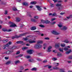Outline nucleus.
Instances as JSON below:
<instances>
[{"label":"nucleus","mask_w":72,"mask_h":72,"mask_svg":"<svg viewBox=\"0 0 72 72\" xmlns=\"http://www.w3.org/2000/svg\"><path fill=\"white\" fill-rule=\"evenodd\" d=\"M12 53L11 51H8L6 52V54H10V53Z\"/></svg>","instance_id":"4c0bfd02"},{"label":"nucleus","mask_w":72,"mask_h":72,"mask_svg":"<svg viewBox=\"0 0 72 72\" xmlns=\"http://www.w3.org/2000/svg\"><path fill=\"white\" fill-rule=\"evenodd\" d=\"M23 39L24 40H25V41H27V40H28V39L27 37L25 38H23Z\"/></svg>","instance_id":"3c124183"},{"label":"nucleus","mask_w":72,"mask_h":72,"mask_svg":"<svg viewBox=\"0 0 72 72\" xmlns=\"http://www.w3.org/2000/svg\"><path fill=\"white\" fill-rule=\"evenodd\" d=\"M42 46V45L40 44H36L34 46L35 49H39L41 48Z\"/></svg>","instance_id":"f03ea898"},{"label":"nucleus","mask_w":72,"mask_h":72,"mask_svg":"<svg viewBox=\"0 0 72 72\" xmlns=\"http://www.w3.org/2000/svg\"><path fill=\"white\" fill-rule=\"evenodd\" d=\"M32 71H37V68H33L31 69Z\"/></svg>","instance_id":"393cba45"},{"label":"nucleus","mask_w":72,"mask_h":72,"mask_svg":"<svg viewBox=\"0 0 72 72\" xmlns=\"http://www.w3.org/2000/svg\"><path fill=\"white\" fill-rule=\"evenodd\" d=\"M4 58L6 59V60H7L8 59H9V57H5Z\"/></svg>","instance_id":"bf43d9fd"},{"label":"nucleus","mask_w":72,"mask_h":72,"mask_svg":"<svg viewBox=\"0 0 72 72\" xmlns=\"http://www.w3.org/2000/svg\"><path fill=\"white\" fill-rule=\"evenodd\" d=\"M26 45L27 46H30V44H26Z\"/></svg>","instance_id":"774afa93"},{"label":"nucleus","mask_w":72,"mask_h":72,"mask_svg":"<svg viewBox=\"0 0 72 72\" xmlns=\"http://www.w3.org/2000/svg\"><path fill=\"white\" fill-rule=\"evenodd\" d=\"M58 27L60 28H62L63 27V25L62 24V23L59 22L58 24H57Z\"/></svg>","instance_id":"f8f14e48"},{"label":"nucleus","mask_w":72,"mask_h":72,"mask_svg":"<svg viewBox=\"0 0 72 72\" xmlns=\"http://www.w3.org/2000/svg\"><path fill=\"white\" fill-rule=\"evenodd\" d=\"M49 15H51L52 17H54V16H55L56 17L58 16V15H57V14L55 13H54L53 14L51 13H50L49 14Z\"/></svg>","instance_id":"39448f33"},{"label":"nucleus","mask_w":72,"mask_h":72,"mask_svg":"<svg viewBox=\"0 0 72 72\" xmlns=\"http://www.w3.org/2000/svg\"><path fill=\"white\" fill-rule=\"evenodd\" d=\"M66 45L64 44H61V47H64V46H65Z\"/></svg>","instance_id":"72a5a7b5"},{"label":"nucleus","mask_w":72,"mask_h":72,"mask_svg":"<svg viewBox=\"0 0 72 72\" xmlns=\"http://www.w3.org/2000/svg\"><path fill=\"white\" fill-rule=\"evenodd\" d=\"M58 0H53V1H54V3H56Z\"/></svg>","instance_id":"338daca9"},{"label":"nucleus","mask_w":72,"mask_h":72,"mask_svg":"<svg viewBox=\"0 0 72 72\" xmlns=\"http://www.w3.org/2000/svg\"><path fill=\"white\" fill-rule=\"evenodd\" d=\"M2 31H3V32H6V31H7V29H6L3 28L2 29Z\"/></svg>","instance_id":"473e14b6"},{"label":"nucleus","mask_w":72,"mask_h":72,"mask_svg":"<svg viewBox=\"0 0 72 72\" xmlns=\"http://www.w3.org/2000/svg\"><path fill=\"white\" fill-rule=\"evenodd\" d=\"M52 33L56 35H59L60 33H59L55 31H53L52 32Z\"/></svg>","instance_id":"423d86ee"},{"label":"nucleus","mask_w":72,"mask_h":72,"mask_svg":"<svg viewBox=\"0 0 72 72\" xmlns=\"http://www.w3.org/2000/svg\"><path fill=\"white\" fill-rule=\"evenodd\" d=\"M44 46H47V44L44 43L43 44Z\"/></svg>","instance_id":"052dcab7"},{"label":"nucleus","mask_w":72,"mask_h":72,"mask_svg":"<svg viewBox=\"0 0 72 72\" xmlns=\"http://www.w3.org/2000/svg\"><path fill=\"white\" fill-rule=\"evenodd\" d=\"M20 54V52L19 51H18L16 53V54Z\"/></svg>","instance_id":"13d9d810"},{"label":"nucleus","mask_w":72,"mask_h":72,"mask_svg":"<svg viewBox=\"0 0 72 72\" xmlns=\"http://www.w3.org/2000/svg\"><path fill=\"white\" fill-rule=\"evenodd\" d=\"M56 6L58 7V6H61V4H56Z\"/></svg>","instance_id":"7c9ffc66"},{"label":"nucleus","mask_w":72,"mask_h":72,"mask_svg":"<svg viewBox=\"0 0 72 72\" xmlns=\"http://www.w3.org/2000/svg\"><path fill=\"white\" fill-rule=\"evenodd\" d=\"M56 23V22L55 21H54L51 22V24H54Z\"/></svg>","instance_id":"c03bdc74"},{"label":"nucleus","mask_w":72,"mask_h":72,"mask_svg":"<svg viewBox=\"0 0 72 72\" xmlns=\"http://www.w3.org/2000/svg\"><path fill=\"white\" fill-rule=\"evenodd\" d=\"M54 64H55V66H59V63H54Z\"/></svg>","instance_id":"2f4dec72"},{"label":"nucleus","mask_w":72,"mask_h":72,"mask_svg":"<svg viewBox=\"0 0 72 72\" xmlns=\"http://www.w3.org/2000/svg\"><path fill=\"white\" fill-rule=\"evenodd\" d=\"M48 68L49 69H50V68H51V66H48Z\"/></svg>","instance_id":"4d7b16f0"},{"label":"nucleus","mask_w":72,"mask_h":72,"mask_svg":"<svg viewBox=\"0 0 72 72\" xmlns=\"http://www.w3.org/2000/svg\"><path fill=\"white\" fill-rule=\"evenodd\" d=\"M53 53H57V51L56 50H53Z\"/></svg>","instance_id":"5fc2aeb1"},{"label":"nucleus","mask_w":72,"mask_h":72,"mask_svg":"<svg viewBox=\"0 0 72 72\" xmlns=\"http://www.w3.org/2000/svg\"><path fill=\"white\" fill-rule=\"evenodd\" d=\"M45 40H49L50 38L49 37H46L44 38Z\"/></svg>","instance_id":"603ef678"},{"label":"nucleus","mask_w":72,"mask_h":72,"mask_svg":"<svg viewBox=\"0 0 72 72\" xmlns=\"http://www.w3.org/2000/svg\"><path fill=\"white\" fill-rule=\"evenodd\" d=\"M56 19L55 18H52L51 19V21H54Z\"/></svg>","instance_id":"de8ad7c7"},{"label":"nucleus","mask_w":72,"mask_h":72,"mask_svg":"<svg viewBox=\"0 0 72 72\" xmlns=\"http://www.w3.org/2000/svg\"><path fill=\"white\" fill-rule=\"evenodd\" d=\"M55 47L56 49H58V48H59V47H60V44L58 43V44H56Z\"/></svg>","instance_id":"9b49d317"},{"label":"nucleus","mask_w":72,"mask_h":72,"mask_svg":"<svg viewBox=\"0 0 72 72\" xmlns=\"http://www.w3.org/2000/svg\"><path fill=\"white\" fill-rule=\"evenodd\" d=\"M31 21L32 22H36V20L33 19H31Z\"/></svg>","instance_id":"bb28decb"},{"label":"nucleus","mask_w":72,"mask_h":72,"mask_svg":"<svg viewBox=\"0 0 72 72\" xmlns=\"http://www.w3.org/2000/svg\"><path fill=\"white\" fill-rule=\"evenodd\" d=\"M52 48V47L51 46H50L48 47V50H46L47 52H50L51 51V49Z\"/></svg>","instance_id":"0eeeda50"},{"label":"nucleus","mask_w":72,"mask_h":72,"mask_svg":"<svg viewBox=\"0 0 72 72\" xmlns=\"http://www.w3.org/2000/svg\"><path fill=\"white\" fill-rule=\"evenodd\" d=\"M53 60H57V58H52Z\"/></svg>","instance_id":"58836bf2"},{"label":"nucleus","mask_w":72,"mask_h":72,"mask_svg":"<svg viewBox=\"0 0 72 72\" xmlns=\"http://www.w3.org/2000/svg\"><path fill=\"white\" fill-rule=\"evenodd\" d=\"M62 28H60L61 30H66L67 29V28L66 26H62Z\"/></svg>","instance_id":"4468645a"},{"label":"nucleus","mask_w":72,"mask_h":72,"mask_svg":"<svg viewBox=\"0 0 72 72\" xmlns=\"http://www.w3.org/2000/svg\"><path fill=\"white\" fill-rule=\"evenodd\" d=\"M23 66H21L20 67V70H22V69H23Z\"/></svg>","instance_id":"864d4df0"},{"label":"nucleus","mask_w":72,"mask_h":72,"mask_svg":"<svg viewBox=\"0 0 72 72\" xmlns=\"http://www.w3.org/2000/svg\"><path fill=\"white\" fill-rule=\"evenodd\" d=\"M37 60H38V61H41V59L39 58H37Z\"/></svg>","instance_id":"09e8293b"},{"label":"nucleus","mask_w":72,"mask_h":72,"mask_svg":"<svg viewBox=\"0 0 72 72\" xmlns=\"http://www.w3.org/2000/svg\"><path fill=\"white\" fill-rule=\"evenodd\" d=\"M23 5H25V6H28V3L27 2H24L22 3Z\"/></svg>","instance_id":"412c9836"},{"label":"nucleus","mask_w":72,"mask_h":72,"mask_svg":"<svg viewBox=\"0 0 72 72\" xmlns=\"http://www.w3.org/2000/svg\"><path fill=\"white\" fill-rule=\"evenodd\" d=\"M36 27L35 26H33L31 28V30H36Z\"/></svg>","instance_id":"f3484780"},{"label":"nucleus","mask_w":72,"mask_h":72,"mask_svg":"<svg viewBox=\"0 0 72 72\" xmlns=\"http://www.w3.org/2000/svg\"><path fill=\"white\" fill-rule=\"evenodd\" d=\"M64 42H65V43H69V41L67 40H66L64 41Z\"/></svg>","instance_id":"a19ab883"},{"label":"nucleus","mask_w":72,"mask_h":72,"mask_svg":"<svg viewBox=\"0 0 72 72\" xmlns=\"http://www.w3.org/2000/svg\"><path fill=\"white\" fill-rule=\"evenodd\" d=\"M27 53L29 54H32L33 53V50H30L27 51Z\"/></svg>","instance_id":"9d476101"},{"label":"nucleus","mask_w":72,"mask_h":72,"mask_svg":"<svg viewBox=\"0 0 72 72\" xmlns=\"http://www.w3.org/2000/svg\"><path fill=\"white\" fill-rule=\"evenodd\" d=\"M64 49L65 51H67L68 50V48H65Z\"/></svg>","instance_id":"e433bc0d"},{"label":"nucleus","mask_w":72,"mask_h":72,"mask_svg":"<svg viewBox=\"0 0 72 72\" xmlns=\"http://www.w3.org/2000/svg\"><path fill=\"white\" fill-rule=\"evenodd\" d=\"M43 63H46L47 62V60H45L43 61Z\"/></svg>","instance_id":"680f3d73"},{"label":"nucleus","mask_w":72,"mask_h":72,"mask_svg":"<svg viewBox=\"0 0 72 72\" xmlns=\"http://www.w3.org/2000/svg\"><path fill=\"white\" fill-rule=\"evenodd\" d=\"M12 31V29H9L8 30H7V31L8 32H10V31Z\"/></svg>","instance_id":"6e6d98bb"},{"label":"nucleus","mask_w":72,"mask_h":72,"mask_svg":"<svg viewBox=\"0 0 72 72\" xmlns=\"http://www.w3.org/2000/svg\"><path fill=\"white\" fill-rule=\"evenodd\" d=\"M36 8H37V10L39 11L41 10V6H36Z\"/></svg>","instance_id":"1a4fd4ad"},{"label":"nucleus","mask_w":72,"mask_h":72,"mask_svg":"<svg viewBox=\"0 0 72 72\" xmlns=\"http://www.w3.org/2000/svg\"><path fill=\"white\" fill-rule=\"evenodd\" d=\"M12 62L11 61H9L7 62L6 64L7 65H8L9 64H12Z\"/></svg>","instance_id":"2eb2a0df"},{"label":"nucleus","mask_w":72,"mask_h":72,"mask_svg":"<svg viewBox=\"0 0 72 72\" xmlns=\"http://www.w3.org/2000/svg\"><path fill=\"white\" fill-rule=\"evenodd\" d=\"M26 34H27V33H24V34H22L20 35V36L15 35V38H19V37H20V36H26Z\"/></svg>","instance_id":"7ed1b4c3"},{"label":"nucleus","mask_w":72,"mask_h":72,"mask_svg":"<svg viewBox=\"0 0 72 72\" xmlns=\"http://www.w3.org/2000/svg\"><path fill=\"white\" fill-rule=\"evenodd\" d=\"M57 55L58 57H62V53L59 52L57 53Z\"/></svg>","instance_id":"6ab92c4d"},{"label":"nucleus","mask_w":72,"mask_h":72,"mask_svg":"<svg viewBox=\"0 0 72 72\" xmlns=\"http://www.w3.org/2000/svg\"><path fill=\"white\" fill-rule=\"evenodd\" d=\"M9 23H10V24H11L10 27H17V25H15V24L13 22H10Z\"/></svg>","instance_id":"f257e3e1"},{"label":"nucleus","mask_w":72,"mask_h":72,"mask_svg":"<svg viewBox=\"0 0 72 72\" xmlns=\"http://www.w3.org/2000/svg\"><path fill=\"white\" fill-rule=\"evenodd\" d=\"M26 58L27 59H29V58H31V57L30 56H27L26 57Z\"/></svg>","instance_id":"49530a36"},{"label":"nucleus","mask_w":72,"mask_h":72,"mask_svg":"<svg viewBox=\"0 0 72 72\" xmlns=\"http://www.w3.org/2000/svg\"><path fill=\"white\" fill-rule=\"evenodd\" d=\"M22 56H23V54H21L19 55V56H16V58H18V57H22Z\"/></svg>","instance_id":"cd10ccee"},{"label":"nucleus","mask_w":72,"mask_h":72,"mask_svg":"<svg viewBox=\"0 0 72 72\" xmlns=\"http://www.w3.org/2000/svg\"><path fill=\"white\" fill-rule=\"evenodd\" d=\"M53 69H59V68L58 67H53Z\"/></svg>","instance_id":"c85d7f7f"},{"label":"nucleus","mask_w":72,"mask_h":72,"mask_svg":"<svg viewBox=\"0 0 72 72\" xmlns=\"http://www.w3.org/2000/svg\"><path fill=\"white\" fill-rule=\"evenodd\" d=\"M36 2H32L30 3L31 4H36Z\"/></svg>","instance_id":"a878e982"},{"label":"nucleus","mask_w":72,"mask_h":72,"mask_svg":"<svg viewBox=\"0 0 72 72\" xmlns=\"http://www.w3.org/2000/svg\"><path fill=\"white\" fill-rule=\"evenodd\" d=\"M65 14V13H60V15H63V14Z\"/></svg>","instance_id":"0e129e2a"},{"label":"nucleus","mask_w":72,"mask_h":72,"mask_svg":"<svg viewBox=\"0 0 72 72\" xmlns=\"http://www.w3.org/2000/svg\"><path fill=\"white\" fill-rule=\"evenodd\" d=\"M34 18L35 19H39V17L37 16H35L34 17Z\"/></svg>","instance_id":"ea45409f"},{"label":"nucleus","mask_w":72,"mask_h":72,"mask_svg":"<svg viewBox=\"0 0 72 72\" xmlns=\"http://www.w3.org/2000/svg\"><path fill=\"white\" fill-rule=\"evenodd\" d=\"M72 52V50L71 49H70L68 51H67L66 52L65 54H69V53Z\"/></svg>","instance_id":"ddd939ff"},{"label":"nucleus","mask_w":72,"mask_h":72,"mask_svg":"<svg viewBox=\"0 0 72 72\" xmlns=\"http://www.w3.org/2000/svg\"><path fill=\"white\" fill-rule=\"evenodd\" d=\"M63 9V6H62L60 7H58V10L60 11L62 10Z\"/></svg>","instance_id":"dca6fc26"},{"label":"nucleus","mask_w":72,"mask_h":72,"mask_svg":"<svg viewBox=\"0 0 72 72\" xmlns=\"http://www.w3.org/2000/svg\"><path fill=\"white\" fill-rule=\"evenodd\" d=\"M20 63V62L19 60H17L15 62V64H17V63Z\"/></svg>","instance_id":"c9c22d12"},{"label":"nucleus","mask_w":72,"mask_h":72,"mask_svg":"<svg viewBox=\"0 0 72 72\" xmlns=\"http://www.w3.org/2000/svg\"><path fill=\"white\" fill-rule=\"evenodd\" d=\"M29 62H30L31 63H35V60L33 59V58L30 59L28 60Z\"/></svg>","instance_id":"6e6552de"},{"label":"nucleus","mask_w":72,"mask_h":72,"mask_svg":"<svg viewBox=\"0 0 72 72\" xmlns=\"http://www.w3.org/2000/svg\"><path fill=\"white\" fill-rule=\"evenodd\" d=\"M8 14V11L6 10L5 11L4 14Z\"/></svg>","instance_id":"8fccbe9b"},{"label":"nucleus","mask_w":72,"mask_h":72,"mask_svg":"<svg viewBox=\"0 0 72 72\" xmlns=\"http://www.w3.org/2000/svg\"><path fill=\"white\" fill-rule=\"evenodd\" d=\"M3 42L4 43H6V41L5 40H2Z\"/></svg>","instance_id":"e2e57ef3"},{"label":"nucleus","mask_w":72,"mask_h":72,"mask_svg":"<svg viewBox=\"0 0 72 72\" xmlns=\"http://www.w3.org/2000/svg\"><path fill=\"white\" fill-rule=\"evenodd\" d=\"M15 49V46H14L12 47V49H13V50H14V49Z\"/></svg>","instance_id":"69168bd1"},{"label":"nucleus","mask_w":72,"mask_h":72,"mask_svg":"<svg viewBox=\"0 0 72 72\" xmlns=\"http://www.w3.org/2000/svg\"><path fill=\"white\" fill-rule=\"evenodd\" d=\"M59 50L60 51H61V52H63V48H60L59 49Z\"/></svg>","instance_id":"f704fd0d"},{"label":"nucleus","mask_w":72,"mask_h":72,"mask_svg":"<svg viewBox=\"0 0 72 72\" xmlns=\"http://www.w3.org/2000/svg\"><path fill=\"white\" fill-rule=\"evenodd\" d=\"M41 22H42L43 23H46V24H47V23H50V21L48 20L45 21L43 20H41Z\"/></svg>","instance_id":"20e7f679"},{"label":"nucleus","mask_w":72,"mask_h":72,"mask_svg":"<svg viewBox=\"0 0 72 72\" xmlns=\"http://www.w3.org/2000/svg\"><path fill=\"white\" fill-rule=\"evenodd\" d=\"M39 26H40V27H42V28H44L45 27L44 26V25L42 24H40L39 25Z\"/></svg>","instance_id":"37998d69"},{"label":"nucleus","mask_w":72,"mask_h":72,"mask_svg":"<svg viewBox=\"0 0 72 72\" xmlns=\"http://www.w3.org/2000/svg\"><path fill=\"white\" fill-rule=\"evenodd\" d=\"M29 42L30 44H32V43H35V42H36V41L35 40H29Z\"/></svg>","instance_id":"a211bd4d"},{"label":"nucleus","mask_w":72,"mask_h":72,"mask_svg":"<svg viewBox=\"0 0 72 72\" xmlns=\"http://www.w3.org/2000/svg\"><path fill=\"white\" fill-rule=\"evenodd\" d=\"M12 44V42H9L6 45H5L6 46H9L10 45H11Z\"/></svg>","instance_id":"4be33fe9"},{"label":"nucleus","mask_w":72,"mask_h":72,"mask_svg":"<svg viewBox=\"0 0 72 72\" xmlns=\"http://www.w3.org/2000/svg\"><path fill=\"white\" fill-rule=\"evenodd\" d=\"M13 10H14V11H15L16 10H17V8H15V7H14L12 9Z\"/></svg>","instance_id":"a18cd8bd"},{"label":"nucleus","mask_w":72,"mask_h":72,"mask_svg":"<svg viewBox=\"0 0 72 72\" xmlns=\"http://www.w3.org/2000/svg\"><path fill=\"white\" fill-rule=\"evenodd\" d=\"M21 19L19 17H17L16 18V21L18 22H20Z\"/></svg>","instance_id":"5701e85b"},{"label":"nucleus","mask_w":72,"mask_h":72,"mask_svg":"<svg viewBox=\"0 0 72 72\" xmlns=\"http://www.w3.org/2000/svg\"><path fill=\"white\" fill-rule=\"evenodd\" d=\"M43 43V41L42 40H40L38 41L37 42V44H42Z\"/></svg>","instance_id":"b1692460"},{"label":"nucleus","mask_w":72,"mask_h":72,"mask_svg":"<svg viewBox=\"0 0 72 72\" xmlns=\"http://www.w3.org/2000/svg\"><path fill=\"white\" fill-rule=\"evenodd\" d=\"M17 44H23V42L22 41H18L16 42Z\"/></svg>","instance_id":"aec40b11"},{"label":"nucleus","mask_w":72,"mask_h":72,"mask_svg":"<svg viewBox=\"0 0 72 72\" xmlns=\"http://www.w3.org/2000/svg\"><path fill=\"white\" fill-rule=\"evenodd\" d=\"M28 49V48L27 47H25L22 48V50H25V49Z\"/></svg>","instance_id":"79ce46f5"},{"label":"nucleus","mask_w":72,"mask_h":72,"mask_svg":"<svg viewBox=\"0 0 72 72\" xmlns=\"http://www.w3.org/2000/svg\"><path fill=\"white\" fill-rule=\"evenodd\" d=\"M50 6L51 8L54 7V4L52 3H51L50 4Z\"/></svg>","instance_id":"c756f323"}]
</instances>
